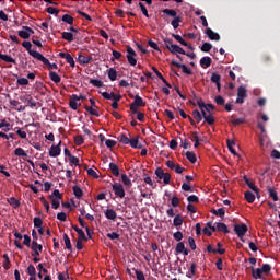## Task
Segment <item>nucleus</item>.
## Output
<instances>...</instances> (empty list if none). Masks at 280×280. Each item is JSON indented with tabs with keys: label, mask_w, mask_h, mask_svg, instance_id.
Instances as JSON below:
<instances>
[{
	"label": "nucleus",
	"mask_w": 280,
	"mask_h": 280,
	"mask_svg": "<svg viewBox=\"0 0 280 280\" xmlns=\"http://www.w3.org/2000/svg\"><path fill=\"white\" fill-rule=\"evenodd\" d=\"M171 66H173L177 69H182L183 73L186 74V75H192L191 69L188 68L186 65L179 63L176 60H172Z\"/></svg>",
	"instance_id": "1a4fd4ad"
},
{
	"label": "nucleus",
	"mask_w": 280,
	"mask_h": 280,
	"mask_svg": "<svg viewBox=\"0 0 280 280\" xmlns=\"http://www.w3.org/2000/svg\"><path fill=\"white\" fill-rule=\"evenodd\" d=\"M133 271H136V279L137 280H145V276H144L143 271L138 270V269H133Z\"/></svg>",
	"instance_id": "69168bd1"
},
{
	"label": "nucleus",
	"mask_w": 280,
	"mask_h": 280,
	"mask_svg": "<svg viewBox=\"0 0 280 280\" xmlns=\"http://www.w3.org/2000/svg\"><path fill=\"white\" fill-rule=\"evenodd\" d=\"M185 243L184 242H178L175 246V253L176 254H183L184 249H185Z\"/></svg>",
	"instance_id": "13d9d810"
},
{
	"label": "nucleus",
	"mask_w": 280,
	"mask_h": 280,
	"mask_svg": "<svg viewBox=\"0 0 280 280\" xmlns=\"http://www.w3.org/2000/svg\"><path fill=\"white\" fill-rule=\"evenodd\" d=\"M63 194L59 191V189H55L51 195H49V199H62Z\"/></svg>",
	"instance_id": "4d7b16f0"
},
{
	"label": "nucleus",
	"mask_w": 280,
	"mask_h": 280,
	"mask_svg": "<svg viewBox=\"0 0 280 280\" xmlns=\"http://www.w3.org/2000/svg\"><path fill=\"white\" fill-rule=\"evenodd\" d=\"M264 271L261 268L252 267V277L255 280L262 279Z\"/></svg>",
	"instance_id": "412c9836"
},
{
	"label": "nucleus",
	"mask_w": 280,
	"mask_h": 280,
	"mask_svg": "<svg viewBox=\"0 0 280 280\" xmlns=\"http://www.w3.org/2000/svg\"><path fill=\"white\" fill-rule=\"evenodd\" d=\"M268 194H269V197H270L275 202L279 201V196H278V192H277V190H276L275 188L269 187V188H268Z\"/></svg>",
	"instance_id": "58836bf2"
},
{
	"label": "nucleus",
	"mask_w": 280,
	"mask_h": 280,
	"mask_svg": "<svg viewBox=\"0 0 280 280\" xmlns=\"http://www.w3.org/2000/svg\"><path fill=\"white\" fill-rule=\"evenodd\" d=\"M234 232L242 242H245L244 237H245L246 233L248 232V228L245 223H241V224L235 223Z\"/></svg>",
	"instance_id": "20e7f679"
},
{
	"label": "nucleus",
	"mask_w": 280,
	"mask_h": 280,
	"mask_svg": "<svg viewBox=\"0 0 280 280\" xmlns=\"http://www.w3.org/2000/svg\"><path fill=\"white\" fill-rule=\"evenodd\" d=\"M191 137H192L191 141L195 142V143H194V148H195V149H198V148L200 147V139H199V137H198V132H197V131H192V132H191Z\"/></svg>",
	"instance_id": "a19ab883"
},
{
	"label": "nucleus",
	"mask_w": 280,
	"mask_h": 280,
	"mask_svg": "<svg viewBox=\"0 0 280 280\" xmlns=\"http://www.w3.org/2000/svg\"><path fill=\"white\" fill-rule=\"evenodd\" d=\"M59 57L61 59H66V63L70 65V68H72V69L75 68V61H74L73 57L71 56V54L60 52Z\"/></svg>",
	"instance_id": "9b49d317"
},
{
	"label": "nucleus",
	"mask_w": 280,
	"mask_h": 280,
	"mask_svg": "<svg viewBox=\"0 0 280 280\" xmlns=\"http://www.w3.org/2000/svg\"><path fill=\"white\" fill-rule=\"evenodd\" d=\"M205 34L206 36H208V38L211 42H220L221 40V36L219 33H215L212 28L208 27L205 30Z\"/></svg>",
	"instance_id": "9d476101"
},
{
	"label": "nucleus",
	"mask_w": 280,
	"mask_h": 280,
	"mask_svg": "<svg viewBox=\"0 0 280 280\" xmlns=\"http://www.w3.org/2000/svg\"><path fill=\"white\" fill-rule=\"evenodd\" d=\"M79 98L77 94H72V96H70V109L72 110H78V107L81 106V103H79Z\"/></svg>",
	"instance_id": "f3484780"
},
{
	"label": "nucleus",
	"mask_w": 280,
	"mask_h": 280,
	"mask_svg": "<svg viewBox=\"0 0 280 280\" xmlns=\"http://www.w3.org/2000/svg\"><path fill=\"white\" fill-rule=\"evenodd\" d=\"M62 141H60L57 145H52L49 150L50 158H58L61 154V148Z\"/></svg>",
	"instance_id": "2eb2a0df"
},
{
	"label": "nucleus",
	"mask_w": 280,
	"mask_h": 280,
	"mask_svg": "<svg viewBox=\"0 0 280 280\" xmlns=\"http://www.w3.org/2000/svg\"><path fill=\"white\" fill-rule=\"evenodd\" d=\"M27 275L28 276H36V268H35V266L33 264L28 265Z\"/></svg>",
	"instance_id": "774afa93"
},
{
	"label": "nucleus",
	"mask_w": 280,
	"mask_h": 280,
	"mask_svg": "<svg viewBox=\"0 0 280 280\" xmlns=\"http://www.w3.org/2000/svg\"><path fill=\"white\" fill-rule=\"evenodd\" d=\"M109 171H112V175H114V177H119V167L116 163H109Z\"/></svg>",
	"instance_id": "7c9ffc66"
},
{
	"label": "nucleus",
	"mask_w": 280,
	"mask_h": 280,
	"mask_svg": "<svg viewBox=\"0 0 280 280\" xmlns=\"http://www.w3.org/2000/svg\"><path fill=\"white\" fill-rule=\"evenodd\" d=\"M14 154L19 158H28V154L24 151L23 148H16Z\"/></svg>",
	"instance_id": "8fccbe9b"
},
{
	"label": "nucleus",
	"mask_w": 280,
	"mask_h": 280,
	"mask_svg": "<svg viewBox=\"0 0 280 280\" xmlns=\"http://www.w3.org/2000/svg\"><path fill=\"white\" fill-rule=\"evenodd\" d=\"M22 46H23V48H25L27 50L28 55L32 56L36 60H38L43 56L40 52L32 49L33 45L28 40H24L22 43Z\"/></svg>",
	"instance_id": "0eeeda50"
},
{
	"label": "nucleus",
	"mask_w": 280,
	"mask_h": 280,
	"mask_svg": "<svg viewBox=\"0 0 280 280\" xmlns=\"http://www.w3.org/2000/svg\"><path fill=\"white\" fill-rule=\"evenodd\" d=\"M179 23H182V18L177 16L174 20L171 21V25L173 30H177L179 27Z\"/></svg>",
	"instance_id": "bf43d9fd"
},
{
	"label": "nucleus",
	"mask_w": 280,
	"mask_h": 280,
	"mask_svg": "<svg viewBox=\"0 0 280 280\" xmlns=\"http://www.w3.org/2000/svg\"><path fill=\"white\" fill-rule=\"evenodd\" d=\"M243 179H244L245 185H246L250 190H253V191L257 195V197L259 198V189H258V187L254 184V182H252L246 175H244Z\"/></svg>",
	"instance_id": "f8f14e48"
},
{
	"label": "nucleus",
	"mask_w": 280,
	"mask_h": 280,
	"mask_svg": "<svg viewBox=\"0 0 280 280\" xmlns=\"http://www.w3.org/2000/svg\"><path fill=\"white\" fill-rule=\"evenodd\" d=\"M184 219L180 214H176L173 219V225L179 230V228L183 225Z\"/></svg>",
	"instance_id": "393cba45"
},
{
	"label": "nucleus",
	"mask_w": 280,
	"mask_h": 280,
	"mask_svg": "<svg viewBox=\"0 0 280 280\" xmlns=\"http://www.w3.org/2000/svg\"><path fill=\"white\" fill-rule=\"evenodd\" d=\"M186 159L191 163L195 164L197 162V155L195 152L192 151H187L185 153Z\"/></svg>",
	"instance_id": "72a5a7b5"
},
{
	"label": "nucleus",
	"mask_w": 280,
	"mask_h": 280,
	"mask_svg": "<svg viewBox=\"0 0 280 280\" xmlns=\"http://www.w3.org/2000/svg\"><path fill=\"white\" fill-rule=\"evenodd\" d=\"M236 101L235 103L237 105H243L245 103V100L248 97L247 90L244 85H241L237 88V94H236Z\"/></svg>",
	"instance_id": "39448f33"
},
{
	"label": "nucleus",
	"mask_w": 280,
	"mask_h": 280,
	"mask_svg": "<svg viewBox=\"0 0 280 280\" xmlns=\"http://www.w3.org/2000/svg\"><path fill=\"white\" fill-rule=\"evenodd\" d=\"M34 226L35 228H43V219L40 217H35L34 218Z\"/></svg>",
	"instance_id": "338daca9"
},
{
	"label": "nucleus",
	"mask_w": 280,
	"mask_h": 280,
	"mask_svg": "<svg viewBox=\"0 0 280 280\" xmlns=\"http://www.w3.org/2000/svg\"><path fill=\"white\" fill-rule=\"evenodd\" d=\"M244 198L247 203H254L256 200L255 194L250 190L244 192Z\"/></svg>",
	"instance_id": "5701e85b"
},
{
	"label": "nucleus",
	"mask_w": 280,
	"mask_h": 280,
	"mask_svg": "<svg viewBox=\"0 0 280 280\" xmlns=\"http://www.w3.org/2000/svg\"><path fill=\"white\" fill-rule=\"evenodd\" d=\"M62 39L68 42V43H73L74 42V34L71 32H63L62 33Z\"/></svg>",
	"instance_id": "f704fd0d"
},
{
	"label": "nucleus",
	"mask_w": 280,
	"mask_h": 280,
	"mask_svg": "<svg viewBox=\"0 0 280 280\" xmlns=\"http://www.w3.org/2000/svg\"><path fill=\"white\" fill-rule=\"evenodd\" d=\"M172 38H174L180 46L188 47L189 50L194 51V47L189 45L180 35L172 34Z\"/></svg>",
	"instance_id": "ddd939ff"
},
{
	"label": "nucleus",
	"mask_w": 280,
	"mask_h": 280,
	"mask_svg": "<svg viewBox=\"0 0 280 280\" xmlns=\"http://www.w3.org/2000/svg\"><path fill=\"white\" fill-rule=\"evenodd\" d=\"M118 141L125 145L130 144V139L125 133H120V136H118Z\"/></svg>",
	"instance_id": "3c124183"
},
{
	"label": "nucleus",
	"mask_w": 280,
	"mask_h": 280,
	"mask_svg": "<svg viewBox=\"0 0 280 280\" xmlns=\"http://www.w3.org/2000/svg\"><path fill=\"white\" fill-rule=\"evenodd\" d=\"M72 230H74V232H77V234H79V238H81L83 241H88L86 234L81 228L72 224Z\"/></svg>",
	"instance_id": "b1692460"
},
{
	"label": "nucleus",
	"mask_w": 280,
	"mask_h": 280,
	"mask_svg": "<svg viewBox=\"0 0 280 280\" xmlns=\"http://www.w3.org/2000/svg\"><path fill=\"white\" fill-rule=\"evenodd\" d=\"M105 218L107 220L116 221L117 212L114 209H107L105 210Z\"/></svg>",
	"instance_id": "4be33fe9"
},
{
	"label": "nucleus",
	"mask_w": 280,
	"mask_h": 280,
	"mask_svg": "<svg viewBox=\"0 0 280 280\" xmlns=\"http://www.w3.org/2000/svg\"><path fill=\"white\" fill-rule=\"evenodd\" d=\"M0 59L7 63H12V65H16V60L9 56V55H5V54H1L0 52Z\"/></svg>",
	"instance_id": "cd10ccee"
},
{
	"label": "nucleus",
	"mask_w": 280,
	"mask_h": 280,
	"mask_svg": "<svg viewBox=\"0 0 280 280\" xmlns=\"http://www.w3.org/2000/svg\"><path fill=\"white\" fill-rule=\"evenodd\" d=\"M197 272V264L191 262L189 270L186 272V277L191 279L194 276H196Z\"/></svg>",
	"instance_id": "bb28decb"
},
{
	"label": "nucleus",
	"mask_w": 280,
	"mask_h": 280,
	"mask_svg": "<svg viewBox=\"0 0 280 280\" xmlns=\"http://www.w3.org/2000/svg\"><path fill=\"white\" fill-rule=\"evenodd\" d=\"M3 258H4L3 267L8 271L11 268V260L8 254H3Z\"/></svg>",
	"instance_id": "09e8293b"
},
{
	"label": "nucleus",
	"mask_w": 280,
	"mask_h": 280,
	"mask_svg": "<svg viewBox=\"0 0 280 280\" xmlns=\"http://www.w3.org/2000/svg\"><path fill=\"white\" fill-rule=\"evenodd\" d=\"M127 62H129L131 67L137 66V52L131 46H127Z\"/></svg>",
	"instance_id": "6e6552de"
},
{
	"label": "nucleus",
	"mask_w": 280,
	"mask_h": 280,
	"mask_svg": "<svg viewBox=\"0 0 280 280\" xmlns=\"http://www.w3.org/2000/svg\"><path fill=\"white\" fill-rule=\"evenodd\" d=\"M210 213H212L215 217H219V218L223 219L225 217V208L211 209Z\"/></svg>",
	"instance_id": "a878e982"
},
{
	"label": "nucleus",
	"mask_w": 280,
	"mask_h": 280,
	"mask_svg": "<svg viewBox=\"0 0 280 280\" xmlns=\"http://www.w3.org/2000/svg\"><path fill=\"white\" fill-rule=\"evenodd\" d=\"M213 48V45L211 43H203L200 47V50L202 52H210Z\"/></svg>",
	"instance_id": "49530a36"
},
{
	"label": "nucleus",
	"mask_w": 280,
	"mask_h": 280,
	"mask_svg": "<svg viewBox=\"0 0 280 280\" xmlns=\"http://www.w3.org/2000/svg\"><path fill=\"white\" fill-rule=\"evenodd\" d=\"M202 119L203 121L209 125V126H213L215 124V118L213 116V114L211 113H207V112H202Z\"/></svg>",
	"instance_id": "4468645a"
},
{
	"label": "nucleus",
	"mask_w": 280,
	"mask_h": 280,
	"mask_svg": "<svg viewBox=\"0 0 280 280\" xmlns=\"http://www.w3.org/2000/svg\"><path fill=\"white\" fill-rule=\"evenodd\" d=\"M192 118L195 119L196 124H200L203 119L202 114L198 109H194L191 113Z\"/></svg>",
	"instance_id": "2f4dec72"
},
{
	"label": "nucleus",
	"mask_w": 280,
	"mask_h": 280,
	"mask_svg": "<svg viewBox=\"0 0 280 280\" xmlns=\"http://www.w3.org/2000/svg\"><path fill=\"white\" fill-rule=\"evenodd\" d=\"M154 174L156 176V179L163 180L164 185H170L172 178L170 173H165L162 167H156Z\"/></svg>",
	"instance_id": "7ed1b4c3"
},
{
	"label": "nucleus",
	"mask_w": 280,
	"mask_h": 280,
	"mask_svg": "<svg viewBox=\"0 0 280 280\" xmlns=\"http://www.w3.org/2000/svg\"><path fill=\"white\" fill-rule=\"evenodd\" d=\"M138 5L141 10V13L143 14V16H145V19H150V14H149V11H148L145 4L143 2H139Z\"/></svg>",
	"instance_id": "a18cd8bd"
},
{
	"label": "nucleus",
	"mask_w": 280,
	"mask_h": 280,
	"mask_svg": "<svg viewBox=\"0 0 280 280\" xmlns=\"http://www.w3.org/2000/svg\"><path fill=\"white\" fill-rule=\"evenodd\" d=\"M72 191H74V197H77V199H81L83 197V190L81 189L80 186L78 185L72 186Z\"/></svg>",
	"instance_id": "e433bc0d"
},
{
	"label": "nucleus",
	"mask_w": 280,
	"mask_h": 280,
	"mask_svg": "<svg viewBox=\"0 0 280 280\" xmlns=\"http://www.w3.org/2000/svg\"><path fill=\"white\" fill-rule=\"evenodd\" d=\"M162 12L167 16H172L173 19L177 18V12L174 9H164Z\"/></svg>",
	"instance_id": "6e6d98bb"
},
{
	"label": "nucleus",
	"mask_w": 280,
	"mask_h": 280,
	"mask_svg": "<svg viewBox=\"0 0 280 280\" xmlns=\"http://www.w3.org/2000/svg\"><path fill=\"white\" fill-rule=\"evenodd\" d=\"M107 77L109 78V81L115 82L117 80V71L115 68H109L107 71Z\"/></svg>",
	"instance_id": "4c0bfd02"
},
{
	"label": "nucleus",
	"mask_w": 280,
	"mask_h": 280,
	"mask_svg": "<svg viewBox=\"0 0 280 280\" xmlns=\"http://www.w3.org/2000/svg\"><path fill=\"white\" fill-rule=\"evenodd\" d=\"M63 243H66V249L72 250V244L69 235L67 233H63Z\"/></svg>",
	"instance_id": "37998d69"
},
{
	"label": "nucleus",
	"mask_w": 280,
	"mask_h": 280,
	"mask_svg": "<svg viewBox=\"0 0 280 280\" xmlns=\"http://www.w3.org/2000/svg\"><path fill=\"white\" fill-rule=\"evenodd\" d=\"M8 202L10 203V206H12L14 209L20 208L21 206V201L19 199H16L15 197H10L8 198Z\"/></svg>",
	"instance_id": "ea45409f"
},
{
	"label": "nucleus",
	"mask_w": 280,
	"mask_h": 280,
	"mask_svg": "<svg viewBox=\"0 0 280 280\" xmlns=\"http://www.w3.org/2000/svg\"><path fill=\"white\" fill-rule=\"evenodd\" d=\"M38 61L43 62L46 67H48L50 70H58L57 63H51L49 59H47L45 56H40Z\"/></svg>",
	"instance_id": "dca6fc26"
},
{
	"label": "nucleus",
	"mask_w": 280,
	"mask_h": 280,
	"mask_svg": "<svg viewBox=\"0 0 280 280\" xmlns=\"http://www.w3.org/2000/svg\"><path fill=\"white\" fill-rule=\"evenodd\" d=\"M226 145H228V149H229L231 154L237 155V152L234 148L235 147V141L234 140L228 139L226 140Z\"/></svg>",
	"instance_id": "c756f323"
},
{
	"label": "nucleus",
	"mask_w": 280,
	"mask_h": 280,
	"mask_svg": "<svg viewBox=\"0 0 280 280\" xmlns=\"http://www.w3.org/2000/svg\"><path fill=\"white\" fill-rule=\"evenodd\" d=\"M93 62V57L92 56H84V55H79V65L82 66H88Z\"/></svg>",
	"instance_id": "6ab92c4d"
},
{
	"label": "nucleus",
	"mask_w": 280,
	"mask_h": 280,
	"mask_svg": "<svg viewBox=\"0 0 280 280\" xmlns=\"http://www.w3.org/2000/svg\"><path fill=\"white\" fill-rule=\"evenodd\" d=\"M199 65L202 69H208L212 65V59L210 57H202L199 61Z\"/></svg>",
	"instance_id": "aec40b11"
},
{
	"label": "nucleus",
	"mask_w": 280,
	"mask_h": 280,
	"mask_svg": "<svg viewBox=\"0 0 280 280\" xmlns=\"http://www.w3.org/2000/svg\"><path fill=\"white\" fill-rule=\"evenodd\" d=\"M189 104H190L191 106H194V107L198 106V108H199V110H200L201 113L206 112V110H205L206 103L203 102L202 98H197L196 103L192 102L191 100H189Z\"/></svg>",
	"instance_id": "a211bd4d"
},
{
	"label": "nucleus",
	"mask_w": 280,
	"mask_h": 280,
	"mask_svg": "<svg viewBox=\"0 0 280 280\" xmlns=\"http://www.w3.org/2000/svg\"><path fill=\"white\" fill-rule=\"evenodd\" d=\"M210 80L212 83L217 84L221 82V75L219 73L213 72Z\"/></svg>",
	"instance_id": "e2e57ef3"
},
{
	"label": "nucleus",
	"mask_w": 280,
	"mask_h": 280,
	"mask_svg": "<svg viewBox=\"0 0 280 280\" xmlns=\"http://www.w3.org/2000/svg\"><path fill=\"white\" fill-rule=\"evenodd\" d=\"M85 112H88V114H90L94 117H100V113L95 109V107H90V106L85 105Z\"/></svg>",
	"instance_id": "603ef678"
},
{
	"label": "nucleus",
	"mask_w": 280,
	"mask_h": 280,
	"mask_svg": "<svg viewBox=\"0 0 280 280\" xmlns=\"http://www.w3.org/2000/svg\"><path fill=\"white\" fill-rule=\"evenodd\" d=\"M163 43L165 45V49L170 51L172 55H186V51L180 46L173 44V40L170 38H164Z\"/></svg>",
	"instance_id": "f257e3e1"
},
{
	"label": "nucleus",
	"mask_w": 280,
	"mask_h": 280,
	"mask_svg": "<svg viewBox=\"0 0 280 280\" xmlns=\"http://www.w3.org/2000/svg\"><path fill=\"white\" fill-rule=\"evenodd\" d=\"M90 84H92V86L97 89H102L104 86L103 81L98 79H90Z\"/></svg>",
	"instance_id": "c03bdc74"
},
{
	"label": "nucleus",
	"mask_w": 280,
	"mask_h": 280,
	"mask_svg": "<svg viewBox=\"0 0 280 280\" xmlns=\"http://www.w3.org/2000/svg\"><path fill=\"white\" fill-rule=\"evenodd\" d=\"M27 104L32 108L37 107V106L42 107V104L39 102H36L35 100H33V97L27 98Z\"/></svg>",
	"instance_id": "680f3d73"
},
{
	"label": "nucleus",
	"mask_w": 280,
	"mask_h": 280,
	"mask_svg": "<svg viewBox=\"0 0 280 280\" xmlns=\"http://www.w3.org/2000/svg\"><path fill=\"white\" fill-rule=\"evenodd\" d=\"M112 62L119 61L122 58V54L117 50H112Z\"/></svg>",
	"instance_id": "de8ad7c7"
},
{
	"label": "nucleus",
	"mask_w": 280,
	"mask_h": 280,
	"mask_svg": "<svg viewBox=\"0 0 280 280\" xmlns=\"http://www.w3.org/2000/svg\"><path fill=\"white\" fill-rule=\"evenodd\" d=\"M19 36L22 38V39H25V40H27V39H30V34L27 33V31L26 30H22V31H19Z\"/></svg>",
	"instance_id": "0e129e2a"
},
{
	"label": "nucleus",
	"mask_w": 280,
	"mask_h": 280,
	"mask_svg": "<svg viewBox=\"0 0 280 280\" xmlns=\"http://www.w3.org/2000/svg\"><path fill=\"white\" fill-rule=\"evenodd\" d=\"M217 231L222 232L224 234H230V230H229L228 225L223 222L217 223Z\"/></svg>",
	"instance_id": "c85d7f7f"
},
{
	"label": "nucleus",
	"mask_w": 280,
	"mask_h": 280,
	"mask_svg": "<svg viewBox=\"0 0 280 280\" xmlns=\"http://www.w3.org/2000/svg\"><path fill=\"white\" fill-rule=\"evenodd\" d=\"M112 191H114V195L120 199H124L126 196V191L121 183H114L112 185Z\"/></svg>",
	"instance_id": "423d86ee"
},
{
	"label": "nucleus",
	"mask_w": 280,
	"mask_h": 280,
	"mask_svg": "<svg viewBox=\"0 0 280 280\" xmlns=\"http://www.w3.org/2000/svg\"><path fill=\"white\" fill-rule=\"evenodd\" d=\"M145 106L147 103L143 101V98L139 94H136V96H133V103L129 105V109L131 110V114L136 115L138 114L139 107Z\"/></svg>",
	"instance_id": "f03ea898"
},
{
	"label": "nucleus",
	"mask_w": 280,
	"mask_h": 280,
	"mask_svg": "<svg viewBox=\"0 0 280 280\" xmlns=\"http://www.w3.org/2000/svg\"><path fill=\"white\" fill-rule=\"evenodd\" d=\"M52 208L58 210L60 208V200L61 198H50Z\"/></svg>",
	"instance_id": "052dcab7"
},
{
	"label": "nucleus",
	"mask_w": 280,
	"mask_h": 280,
	"mask_svg": "<svg viewBox=\"0 0 280 280\" xmlns=\"http://www.w3.org/2000/svg\"><path fill=\"white\" fill-rule=\"evenodd\" d=\"M74 144H75L77 147H81V145L84 144V138H83L82 135H77V136H74Z\"/></svg>",
	"instance_id": "5fc2aeb1"
},
{
	"label": "nucleus",
	"mask_w": 280,
	"mask_h": 280,
	"mask_svg": "<svg viewBox=\"0 0 280 280\" xmlns=\"http://www.w3.org/2000/svg\"><path fill=\"white\" fill-rule=\"evenodd\" d=\"M129 145L132 149H142V145L139 144V138L138 137H133V138L129 139Z\"/></svg>",
	"instance_id": "473e14b6"
},
{
	"label": "nucleus",
	"mask_w": 280,
	"mask_h": 280,
	"mask_svg": "<svg viewBox=\"0 0 280 280\" xmlns=\"http://www.w3.org/2000/svg\"><path fill=\"white\" fill-rule=\"evenodd\" d=\"M62 21H63V23H68V25H73L74 18L72 15H69V14H63Z\"/></svg>",
	"instance_id": "864d4df0"
},
{
	"label": "nucleus",
	"mask_w": 280,
	"mask_h": 280,
	"mask_svg": "<svg viewBox=\"0 0 280 280\" xmlns=\"http://www.w3.org/2000/svg\"><path fill=\"white\" fill-rule=\"evenodd\" d=\"M121 178H122V185H125V187H127V188H131V187H132V182H131V179L128 177L127 174H122V175H121Z\"/></svg>",
	"instance_id": "79ce46f5"
},
{
	"label": "nucleus",
	"mask_w": 280,
	"mask_h": 280,
	"mask_svg": "<svg viewBox=\"0 0 280 280\" xmlns=\"http://www.w3.org/2000/svg\"><path fill=\"white\" fill-rule=\"evenodd\" d=\"M49 78L56 84H59L61 82V77L55 71H50Z\"/></svg>",
	"instance_id": "c9c22d12"
}]
</instances>
